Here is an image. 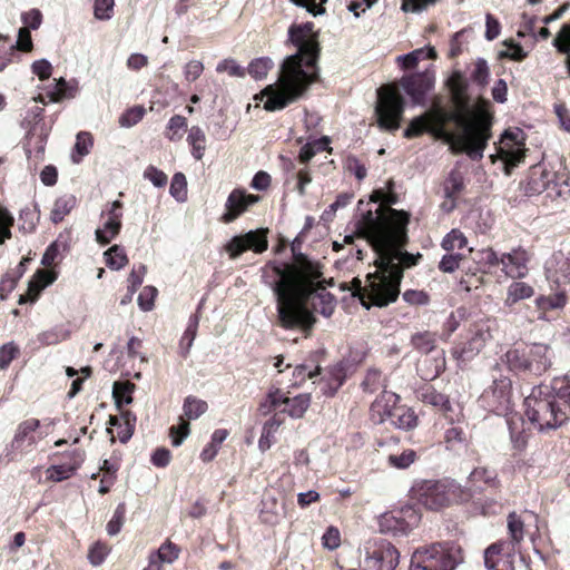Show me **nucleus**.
Masks as SVG:
<instances>
[{
    "mask_svg": "<svg viewBox=\"0 0 570 570\" xmlns=\"http://www.w3.org/2000/svg\"><path fill=\"white\" fill-rule=\"evenodd\" d=\"M274 67V62L268 57L256 58L248 65L247 71L256 80L266 78L269 70Z\"/></svg>",
    "mask_w": 570,
    "mask_h": 570,
    "instance_id": "603ef678",
    "label": "nucleus"
},
{
    "mask_svg": "<svg viewBox=\"0 0 570 570\" xmlns=\"http://www.w3.org/2000/svg\"><path fill=\"white\" fill-rule=\"evenodd\" d=\"M46 142L47 138L43 135H31L28 137L27 142L24 144V151L28 158L33 156L37 160H42Z\"/></svg>",
    "mask_w": 570,
    "mask_h": 570,
    "instance_id": "3c124183",
    "label": "nucleus"
},
{
    "mask_svg": "<svg viewBox=\"0 0 570 570\" xmlns=\"http://www.w3.org/2000/svg\"><path fill=\"white\" fill-rule=\"evenodd\" d=\"M554 178L556 174L549 170L543 164L531 166L523 184L525 195L532 196L543 193Z\"/></svg>",
    "mask_w": 570,
    "mask_h": 570,
    "instance_id": "cd10ccee",
    "label": "nucleus"
},
{
    "mask_svg": "<svg viewBox=\"0 0 570 570\" xmlns=\"http://www.w3.org/2000/svg\"><path fill=\"white\" fill-rule=\"evenodd\" d=\"M446 116L435 105L419 117L413 118L405 128L403 136L407 139L421 137L425 132L431 134L436 139H443L451 145V149L455 154L464 153L456 145V132L448 129V122L443 118Z\"/></svg>",
    "mask_w": 570,
    "mask_h": 570,
    "instance_id": "6e6552de",
    "label": "nucleus"
},
{
    "mask_svg": "<svg viewBox=\"0 0 570 570\" xmlns=\"http://www.w3.org/2000/svg\"><path fill=\"white\" fill-rule=\"evenodd\" d=\"M458 559L450 541H440L416 548L410 561V570H454Z\"/></svg>",
    "mask_w": 570,
    "mask_h": 570,
    "instance_id": "9d476101",
    "label": "nucleus"
},
{
    "mask_svg": "<svg viewBox=\"0 0 570 570\" xmlns=\"http://www.w3.org/2000/svg\"><path fill=\"white\" fill-rule=\"evenodd\" d=\"M419 419L414 411L406 405L396 403L392 412L391 423L399 429L412 430L416 428Z\"/></svg>",
    "mask_w": 570,
    "mask_h": 570,
    "instance_id": "72a5a7b5",
    "label": "nucleus"
},
{
    "mask_svg": "<svg viewBox=\"0 0 570 570\" xmlns=\"http://www.w3.org/2000/svg\"><path fill=\"white\" fill-rule=\"evenodd\" d=\"M537 522L538 514L532 511L521 510L519 512H510L507 517L508 538L505 540L521 547L527 533V527L532 523L537 524Z\"/></svg>",
    "mask_w": 570,
    "mask_h": 570,
    "instance_id": "4be33fe9",
    "label": "nucleus"
},
{
    "mask_svg": "<svg viewBox=\"0 0 570 570\" xmlns=\"http://www.w3.org/2000/svg\"><path fill=\"white\" fill-rule=\"evenodd\" d=\"M489 78L490 69L488 62L483 58L476 59L470 79L478 86L485 87L489 82Z\"/></svg>",
    "mask_w": 570,
    "mask_h": 570,
    "instance_id": "680f3d73",
    "label": "nucleus"
},
{
    "mask_svg": "<svg viewBox=\"0 0 570 570\" xmlns=\"http://www.w3.org/2000/svg\"><path fill=\"white\" fill-rule=\"evenodd\" d=\"M512 381L509 376L494 377L493 383L481 395L482 405L495 414H508L511 407Z\"/></svg>",
    "mask_w": 570,
    "mask_h": 570,
    "instance_id": "4468645a",
    "label": "nucleus"
},
{
    "mask_svg": "<svg viewBox=\"0 0 570 570\" xmlns=\"http://www.w3.org/2000/svg\"><path fill=\"white\" fill-rule=\"evenodd\" d=\"M405 100L395 83L383 85L377 89L374 115L380 129L395 131L401 126Z\"/></svg>",
    "mask_w": 570,
    "mask_h": 570,
    "instance_id": "1a4fd4ad",
    "label": "nucleus"
},
{
    "mask_svg": "<svg viewBox=\"0 0 570 570\" xmlns=\"http://www.w3.org/2000/svg\"><path fill=\"white\" fill-rule=\"evenodd\" d=\"M464 491L454 479H416L413 481L407 499H458Z\"/></svg>",
    "mask_w": 570,
    "mask_h": 570,
    "instance_id": "f8f14e48",
    "label": "nucleus"
},
{
    "mask_svg": "<svg viewBox=\"0 0 570 570\" xmlns=\"http://www.w3.org/2000/svg\"><path fill=\"white\" fill-rule=\"evenodd\" d=\"M187 130V119L184 116H173L166 127L165 136L170 141H178Z\"/></svg>",
    "mask_w": 570,
    "mask_h": 570,
    "instance_id": "09e8293b",
    "label": "nucleus"
},
{
    "mask_svg": "<svg viewBox=\"0 0 570 570\" xmlns=\"http://www.w3.org/2000/svg\"><path fill=\"white\" fill-rule=\"evenodd\" d=\"M119 470V462L117 459H110V460H104L102 465L100 466L99 475H101L100 479V485H99V493L106 494L110 487L114 484L116 478H117V471Z\"/></svg>",
    "mask_w": 570,
    "mask_h": 570,
    "instance_id": "e433bc0d",
    "label": "nucleus"
},
{
    "mask_svg": "<svg viewBox=\"0 0 570 570\" xmlns=\"http://www.w3.org/2000/svg\"><path fill=\"white\" fill-rule=\"evenodd\" d=\"M322 265L297 255L294 264L283 268L282 281L272 288L276 297L277 324L286 331H299L309 337L317 322L314 312L330 317L335 297L326 292Z\"/></svg>",
    "mask_w": 570,
    "mask_h": 570,
    "instance_id": "f257e3e1",
    "label": "nucleus"
},
{
    "mask_svg": "<svg viewBox=\"0 0 570 570\" xmlns=\"http://www.w3.org/2000/svg\"><path fill=\"white\" fill-rule=\"evenodd\" d=\"M400 561L399 550L387 540L370 539L365 543V566L368 570H395Z\"/></svg>",
    "mask_w": 570,
    "mask_h": 570,
    "instance_id": "ddd939ff",
    "label": "nucleus"
},
{
    "mask_svg": "<svg viewBox=\"0 0 570 570\" xmlns=\"http://www.w3.org/2000/svg\"><path fill=\"white\" fill-rule=\"evenodd\" d=\"M75 474V465H63L62 463H56L50 465L46 470V479L52 482H60L69 479Z\"/></svg>",
    "mask_w": 570,
    "mask_h": 570,
    "instance_id": "bf43d9fd",
    "label": "nucleus"
},
{
    "mask_svg": "<svg viewBox=\"0 0 570 570\" xmlns=\"http://www.w3.org/2000/svg\"><path fill=\"white\" fill-rule=\"evenodd\" d=\"M170 195L178 202H185L187 198V180L183 173H176L170 183Z\"/></svg>",
    "mask_w": 570,
    "mask_h": 570,
    "instance_id": "0e129e2a",
    "label": "nucleus"
},
{
    "mask_svg": "<svg viewBox=\"0 0 570 570\" xmlns=\"http://www.w3.org/2000/svg\"><path fill=\"white\" fill-rule=\"evenodd\" d=\"M448 87L455 109L446 110L440 105H435V107L446 115L443 118L448 124L454 122L461 129L460 132H456L459 149L473 160L481 159L492 136V116L485 108H471L469 83L461 71H454L451 75Z\"/></svg>",
    "mask_w": 570,
    "mask_h": 570,
    "instance_id": "20e7f679",
    "label": "nucleus"
},
{
    "mask_svg": "<svg viewBox=\"0 0 570 570\" xmlns=\"http://www.w3.org/2000/svg\"><path fill=\"white\" fill-rule=\"evenodd\" d=\"M416 394L421 402L440 411L444 419L458 420V417L453 415L458 410L453 407L450 397L446 394L436 391L433 385L424 384L416 391Z\"/></svg>",
    "mask_w": 570,
    "mask_h": 570,
    "instance_id": "bb28decb",
    "label": "nucleus"
},
{
    "mask_svg": "<svg viewBox=\"0 0 570 570\" xmlns=\"http://www.w3.org/2000/svg\"><path fill=\"white\" fill-rule=\"evenodd\" d=\"M157 559H159L163 563H173L179 558L180 548L167 539L156 552H153Z\"/></svg>",
    "mask_w": 570,
    "mask_h": 570,
    "instance_id": "13d9d810",
    "label": "nucleus"
},
{
    "mask_svg": "<svg viewBox=\"0 0 570 570\" xmlns=\"http://www.w3.org/2000/svg\"><path fill=\"white\" fill-rule=\"evenodd\" d=\"M458 420L444 419L448 426L444 428L443 443L445 449L452 452H460L469 446L470 438L465 431L464 415L461 410L453 413Z\"/></svg>",
    "mask_w": 570,
    "mask_h": 570,
    "instance_id": "aec40b11",
    "label": "nucleus"
},
{
    "mask_svg": "<svg viewBox=\"0 0 570 570\" xmlns=\"http://www.w3.org/2000/svg\"><path fill=\"white\" fill-rule=\"evenodd\" d=\"M267 230L256 229L244 235L234 236L226 245V252L230 258H237L246 250L263 253L267 249Z\"/></svg>",
    "mask_w": 570,
    "mask_h": 570,
    "instance_id": "f3484780",
    "label": "nucleus"
},
{
    "mask_svg": "<svg viewBox=\"0 0 570 570\" xmlns=\"http://www.w3.org/2000/svg\"><path fill=\"white\" fill-rule=\"evenodd\" d=\"M507 424L512 449L514 451L513 458H515L517 454H521L525 451L529 439L532 435V431L524 417L517 412L507 414Z\"/></svg>",
    "mask_w": 570,
    "mask_h": 570,
    "instance_id": "393cba45",
    "label": "nucleus"
},
{
    "mask_svg": "<svg viewBox=\"0 0 570 570\" xmlns=\"http://www.w3.org/2000/svg\"><path fill=\"white\" fill-rule=\"evenodd\" d=\"M417 459V454L414 450H404L401 454H390L387 462L391 466L396 469H406Z\"/></svg>",
    "mask_w": 570,
    "mask_h": 570,
    "instance_id": "e2e57ef3",
    "label": "nucleus"
},
{
    "mask_svg": "<svg viewBox=\"0 0 570 570\" xmlns=\"http://www.w3.org/2000/svg\"><path fill=\"white\" fill-rule=\"evenodd\" d=\"M285 515V501H261L259 519L267 524H276Z\"/></svg>",
    "mask_w": 570,
    "mask_h": 570,
    "instance_id": "f704fd0d",
    "label": "nucleus"
},
{
    "mask_svg": "<svg viewBox=\"0 0 570 570\" xmlns=\"http://www.w3.org/2000/svg\"><path fill=\"white\" fill-rule=\"evenodd\" d=\"M41 423L38 419L30 417L18 424L16 434L11 441V448L16 451H30L39 440L43 439L40 432Z\"/></svg>",
    "mask_w": 570,
    "mask_h": 570,
    "instance_id": "412c9836",
    "label": "nucleus"
},
{
    "mask_svg": "<svg viewBox=\"0 0 570 570\" xmlns=\"http://www.w3.org/2000/svg\"><path fill=\"white\" fill-rule=\"evenodd\" d=\"M197 327H198V320L197 317H194L189 321V324L187 328L185 330L180 342H179V348H180V355L183 357H187L189 350L193 345V342L197 334Z\"/></svg>",
    "mask_w": 570,
    "mask_h": 570,
    "instance_id": "052dcab7",
    "label": "nucleus"
},
{
    "mask_svg": "<svg viewBox=\"0 0 570 570\" xmlns=\"http://www.w3.org/2000/svg\"><path fill=\"white\" fill-rule=\"evenodd\" d=\"M77 206V198L72 194H65L55 200L50 213V219L55 224L61 223Z\"/></svg>",
    "mask_w": 570,
    "mask_h": 570,
    "instance_id": "c9c22d12",
    "label": "nucleus"
},
{
    "mask_svg": "<svg viewBox=\"0 0 570 570\" xmlns=\"http://www.w3.org/2000/svg\"><path fill=\"white\" fill-rule=\"evenodd\" d=\"M311 402L312 399L308 393H302L294 397H288L282 392V404H284L285 407L281 413H286L293 419H301L308 410Z\"/></svg>",
    "mask_w": 570,
    "mask_h": 570,
    "instance_id": "473e14b6",
    "label": "nucleus"
},
{
    "mask_svg": "<svg viewBox=\"0 0 570 570\" xmlns=\"http://www.w3.org/2000/svg\"><path fill=\"white\" fill-rule=\"evenodd\" d=\"M534 294V289L527 283L514 282L508 287L505 305L512 306L517 302L530 298Z\"/></svg>",
    "mask_w": 570,
    "mask_h": 570,
    "instance_id": "c03bdc74",
    "label": "nucleus"
},
{
    "mask_svg": "<svg viewBox=\"0 0 570 570\" xmlns=\"http://www.w3.org/2000/svg\"><path fill=\"white\" fill-rule=\"evenodd\" d=\"M499 487L500 481L495 470L485 466H478L470 473L466 487L462 488L464 491L462 497L482 495L487 493L491 494L498 490Z\"/></svg>",
    "mask_w": 570,
    "mask_h": 570,
    "instance_id": "dca6fc26",
    "label": "nucleus"
},
{
    "mask_svg": "<svg viewBox=\"0 0 570 570\" xmlns=\"http://www.w3.org/2000/svg\"><path fill=\"white\" fill-rule=\"evenodd\" d=\"M549 347L544 344H532L509 350L503 361L513 372L540 375L550 366Z\"/></svg>",
    "mask_w": 570,
    "mask_h": 570,
    "instance_id": "9b49d317",
    "label": "nucleus"
},
{
    "mask_svg": "<svg viewBox=\"0 0 570 570\" xmlns=\"http://www.w3.org/2000/svg\"><path fill=\"white\" fill-rule=\"evenodd\" d=\"M473 261L478 265L479 271L483 273L501 265L500 256L492 247L476 250Z\"/></svg>",
    "mask_w": 570,
    "mask_h": 570,
    "instance_id": "79ce46f5",
    "label": "nucleus"
},
{
    "mask_svg": "<svg viewBox=\"0 0 570 570\" xmlns=\"http://www.w3.org/2000/svg\"><path fill=\"white\" fill-rule=\"evenodd\" d=\"M499 157L504 163V171L510 175L512 170L524 160L525 149L522 142L517 141V136L505 132L498 150Z\"/></svg>",
    "mask_w": 570,
    "mask_h": 570,
    "instance_id": "a878e982",
    "label": "nucleus"
},
{
    "mask_svg": "<svg viewBox=\"0 0 570 570\" xmlns=\"http://www.w3.org/2000/svg\"><path fill=\"white\" fill-rule=\"evenodd\" d=\"M532 254L524 247L518 246L500 256L501 271L512 279H520L528 275Z\"/></svg>",
    "mask_w": 570,
    "mask_h": 570,
    "instance_id": "a211bd4d",
    "label": "nucleus"
},
{
    "mask_svg": "<svg viewBox=\"0 0 570 570\" xmlns=\"http://www.w3.org/2000/svg\"><path fill=\"white\" fill-rule=\"evenodd\" d=\"M468 246V238L459 229L453 228L450 230L442 239L441 247L446 252H454L455 249L460 250Z\"/></svg>",
    "mask_w": 570,
    "mask_h": 570,
    "instance_id": "de8ad7c7",
    "label": "nucleus"
},
{
    "mask_svg": "<svg viewBox=\"0 0 570 570\" xmlns=\"http://www.w3.org/2000/svg\"><path fill=\"white\" fill-rule=\"evenodd\" d=\"M106 264L111 269H120L128 264V257L119 245H114L105 252Z\"/></svg>",
    "mask_w": 570,
    "mask_h": 570,
    "instance_id": "4d7b16f0",
    "label": "nucleus"
},
{
    "mask_svg": "<svg viewBox=\"0 0 570 570\" xmlns=\"http://www.w3.org/2000/svg\"><path fill=\"white\" fill-rule=\"evenodd\" d=\"M464 189V179L460 171L452 170L444 183V195L449 199H458Z\"/></svg>",
    "mask_w": 570,
    "mask_h": 570,
    "instance_id": "49530a36",
    "label": "nucleus"
},
{
    "mask_svg": "<svg viewBox=\"0 0 570 570\" xmlns=\"http://www.w3.org/2000/svg\"><path fill=\"white\" fill-rule=\"evenodd\" d=\"M438 334L431 331L416 332L411 336V345L420 353L428 354L435 350Z\"/></svg>",
    "mask_w": 570,
    "mask_h": 570,
    "instance_id": "ea45409f",
    "label": "nucleus"
},
{
    "mask_svg": "<svg viewBox=\"0 0 570 570\" xmlns=\"http://www.w3.org/2000/svg\"><path fill=\"white\" fill-rule=\"evenodd\" d=\"M136 420V415L131 411L125 410L121 411L120 419L116 415H110L108 424L118 428V439L121 443H126L134 434Z\"/></svg>",
    "mask_w": 570,
    "mask_h": 570,
    "instance_id": "2f4dec72",
    "label": "nucleus"
},
{
    "mask_svg": "<svg viewBox=\"0 0 570 570\" xmlns=\"http://www.w3.org/2000/svg\"><path fill=\"white\" fill-rule=\"evenodd\" d=\"M94 146V137L88 131H80L77 135L76 144L73 147V153L71 155V159L75 164H79L85 156L90 153V149Z\"/></svg>",
    "mask_w": 570,
    "mask_h": 570,
    "instance_id": "a18cd8bd",
    "label": "nucleus"
},
{
    "mask_svg": "<svg viewBox=\"0 0 570 570\" xmlns=\"http://www.w3.org/2000/svg\"><path fill=\"white\" fill-rule=\"evenodd\" d=\"M187 142L196 160H202L206 150V135L198 126H193L188 130Z\"/></svg>",
    "mask_w": 570,
    "mask_h": 570,
    "instance_id": "a19ab883",
    "label": "nucleus"
},
{
    "mask_svg": "<svg viewBox=\"0 0 570 570\" xmlns=\"http://www.w3.org/2000/svg\"><path fill=\"white\" fill-rule=\"evenodd\" d=\"M557 268H556V282L567 284L570 283V258L564 257L563 254H560L559 257H554Z\"/></svg>",
    "mask_w": 570,
    "mask_h": 570,
    "instance_id": "774afa93",
    "label": "nucleus"
},
{
    "mask_svg": "<svg viewBox=\"0 0 570 570\" xmlns=\"http://www.w3.org/2000/svg\"><path fill=\"white\" fill-rule=\"evenodd\" d=\"M261 197L258 195L246 194L244 189L235 188L227 197L225 207L226 212L223 214L220 220L229 224L244 214L249 206L258 203Z\"/></svg>",
    "mask_w": 570,
    "mask_h": 570,
    "instance_id": "b1692460",
    "label": "nucleus"
},
{
    "mask_svg": "<svg viewBox=\"0 0 570 570\" xmlns=\"http://www.w3.org/2000/svg\"><path fill=\"white\" fill-rule=\"evenodd\" d=\"M520 547L500 539L484 550V564L489 570H514L515 554Z\"/></svg>",
    "mask_w": 570,
    "mask_h": 570,
    "instance_id": "2eb2a0df",
    "label": "nucleus"
},
{
    "mask_svg": "<svg viewBox=\"0 0 570 570\" xmlns=\"http://www.w3.org/2000/svg\"><path fill=\"white\" fill-rule=\"evenodd\" d=\"M386 187H387V190H385V195H386L385 203L380 204L376 207L375 212H373L372 209H368V210L362 213L361 217L356 220V230H357L358 236L366 238L370 235L366 229L367 227H365V225H366L365 223L367 222L368 214H371V222L373 224H376V222H379V219H381V217H383V216L390 217L389 210H395L394 208H392V206L399 203V196L393 190L394 181L392 179H390L386 184Z\"/></svg>",
    "mask_w": 570,
    "mask_h": 570,
    "instance_id": "5701e85b",
    "label": "nucleus"
},
{
    "mask_svg": "<svg viewBox=\"0 0 570 570\" xmlns=\"http://www.w3.org/2000/svg\"><path fill=\"white\" fill-rule=\"evenodd\" d=\"M400 396L393 392L383 391L370 406V420L373 424H382L392 419V412Z\"/></svg>",
    "mask_w": 570,
    "mask_h": 570,
    "instance_id": "c85d7f7f",
    "label": "nucleus"
},
{
    "mask_svg": "<svg viewBox=\"0 0 570 570\" xmlns=\"http://www.w3.org/2000/svg\"><path fill=\"white\" fill-rule=\"evenodd\" d=\"M465 258L466 256L462 253L450 252L441 258L439 269L443 273H453L460 267L462 261Z\"/></svg>",
    "mask_w": 570,
    "mask_h": 570,
    "instance_id": "69168bd1",
    "label": "nucleus"
},
{
    "mask_svg": "<svg viewBox=\"0 0 570 570\" xmlns=\"http://www.w3.org/2000/svg\"><path fill=\"white\" fill-rule=\"evenodd\" d=\"M424 503L426 509L439 511L448 507L449 501H416L414 504L406 503L399 509H393L380 515L379 527L381 532L407 534L416 528L421 521L419 505Z\"/></svg>",
    "mask_w": 570,
    "mask_h": 570,
    "instance_id": "423d86ee",
    "label": "nucleus"
},
{
    "mask_svg": "<svg viewBox=\"0 0 570 570\" xmlns=\"http://www.w3.org/2000/svg\"><path fill=\"white\" fill-rule=\"evenodd\" d=\"M384 385V377L382 372L377 368H368L364 380L361 383V387L365 393H375Z\"/></svg>",
    "mask_w": 570,
    "mask_h": 570,
    "instance_id": "6e6d98bb",
    "label": "nucleus"
},
{
    "mask_svg": "<svg viewBox=\"0 0 570 570\" xmlns=\"http://www.w3.org/2000/svg\"><path fill=\"white\" fill-rule=\"evenodd\" d=\"M282 405V390L273 389L258 404V413L266 416Z\"/></svg>",
    "mask_w": 570,
    "mask_h": 570,
    "instance_id": "8fccbe9b",
    "label": "nucleus"
},
{
    "mask_svg": "<svg viewBox=\"0 0 570 570\" xmlns=\"http://www.w3.org/2000/svg\"><path fill=\"white\" fill-rule=\"evenodd\" d=\"M389 214L390 217L383 216L376 224L371 222L368 214L365 223L370 234L365 239L377 255L374 262L377 275L372 285L377 307L399 298L404 269L416 266L423 258L421 253L411 254L404 249L409 244L410 214L405 210H389Z\"/></svg>",
    "mask_w": 570,
    "mask_h": 570,
    "instance_id": "f03ea898",
    "label": "nucleus"
},
{
    "mask_svg": "<svg viewBox=\"0 0 570 570\" xmlns=\"http://www.w3.org/2000/svg\"><path fill=\"white\" fill-rule=\"evenodd\" d=\"M495 327L497 323L491 318H481L471 323L451 348L453 358L463 364L472 361L493 338Z\"/></svg>",
    "mask_w": 570,
    "mask_h": 570,
    "instance_id": "0eeeda50",
    "label": "nucleus"
},
{
    "mask_svg": "<svg viewBox=\"0 0 570 570\" xmlns=\"http://www.w3.org/2000/svg\"><path fill=\"white\" fill-rule=\"evenodd\" d=\"M528 420L540 432L556 430L568 421L567 404L552 386L539 385L524 400Z\"/></svg>",
    "mask_w": 570,
    "mask_h": 570,
    "instance_id": "39448f33",
    "label": "nucleus"
},
{
    "mask_svg": "<svg viewBox=\"0 0 570 570\" xmlns=\"http://www.w3.org/2000/svg\"><path fill=\"white\" fill-rule=\"evenodd\" d=\"M146 110L142 106H134L127 109L119 118L121 127H132L138 124L145 116Z\"/></svg>",
    "mask_w": 570,
    "mask_h": 570,
    "instance_id": "338daca9",
    "label": "nucleus"
},
{
    "mask_svg": "<svg viewBox=\"0 0 570 570\" xmlns=\"http://www.w3.org/2000/svg\"><path fill=\"white\" fill-rule=\"evenodd\" d=\"M288 38L297 52L283 61L277 81L255 96L256 100L265 99L264 109L269 112L283 110L297 101L318 80L321 47L317 35L313 32V23L291 26Z\"/></svg>",
    "mask_w": 570,
    "mask_h": 570,
    "instance_id": "7ed1b4c3",
    "label": "nucleus"
},
{
    "mask_svg": "<svg viewBox=\"0 0 570 570\" xmlns=\"http://www.w3.org/2000/svg\"><path fill=\"white\" fill-rule=\"evenodd\" d=\"M400 83L414 104L422 105L425 101L426 94L434 86V72L425 70L407 75L402 77Z\"/></svg>",
    "mask_w": 570,
    "mask_h": 570,
    "instance_id": "6ab92c4d",
    "label": "nucleus"
},
{
    "mask_svg": "<svg viewBox=\"0 0 570 570\" xmlns=\"http://www.w3.org/2000/svg\"><path fill=\"white\" fill-rule=\"evenodd\" d=\"M377 275V269L374 273H368L366 276V284L363 286L362 281L358 277H354L350 285L343 284L342 289H348L352 292L354 297H358L362 305L366 308H370L372 305L377 306L374 301V294L372 292V285L374 281V276Z\"/></svg>",
    "mask_w": 570,
    "mask_h": 570,
    "instance_id": "7c9ffc66",
    "label": "nucleus"
},
{
    "mask_svg": "<svg viewBox=\"0 0 570 570\" xmlns=\"http://www.w3.org/2000/svg\"><path fill=\"white\" fill-rule=\"evenodd\" d=\"M121 229V222L115 219H107L102 229L96 230L97 242L105 246L108 245L114 237H116Z\"/></svg>",
    "mask_w": 570,
    "mask_h": 570,
    "instance_id": "864d4df0",
    "label": "nucleus"
},
{
    "mask_svg": "<svg viewBox=\"0 0 570 570\" xmlns=\"http://www.w3.org/2000/svg\"><path fill=\"white\" fill-rule=\"evenodd\" d=\"M346 377V366L344 363L340 362L330 366L321 382L322 393L330 397L334 396L345 383Z\"/></svg>",
    "mask_w": 570,
    "mask_h": 570,
    "instance_id": "c756f323",
    "label": "nucleus"
},
{
    "mask_svg": "<svg viewBox=\"0 0 570 570\" xmlns=\"http://www.w3.org/2000/svg\"><path fill=\"white\" fill-rule=\"evenodd\" d=\"M183 409L188 420H196L207 411L208 405L205 401L189 395L185 399Z\"/></svg>",
    "mask_w": 570,
    "mask_h": 570,
    "instance_id": "5fc2aeb1",
    "label": "nucleus"
},
{
    "mask_svg": "<svg viewBox=\"0 0 570 570\" xmlns=\"http://www.w3.org/2000/svg\"><path fill=\"white\" fill-rule=\"evenodd\" d=\"M552 43L558 52L566 55L564 65L570 76V22L562 24Z\"/></svg>",
    "mask_w": 570,
    "mask_h": 570,
    "instance_id": "37998d69",
    "label": "nucleus"
},
{
    "mask_svg": "<svg viewBox=\"0 0 570 570\" xmlns=\"http://www.w3.org/2000/svg\"><path fill=\"white\" fill-rule=\"evenodd\" d=\"M567 304V296L564 293L551 294L548 296L541 295L537 297L535 305L540 312L539 318H546L549 311L562 308Z\"/></svg>",
    "mask_w": 570,
    "mask_h": 570,
    "instance_id": "58836bf2",
    "label": "nucleus"
},
{
    "mask_svg": "<svg viewBox=\"0 0 570 570\" xmlns=\"http://www.w3.org/2000/svg\"><path fill=\"white\" fill-rule=\"evenodd\" d=\"M136 389L135 383L130 381H117L112 386V397L118 410L121 412L122 406L132 402V393Z\"/></svg>",
    "mask_w": 570,
    "mask_h": 570,
    "instance_id": "4c0bfd02",
    "label": "nucleus"
}]
</instances>
